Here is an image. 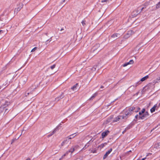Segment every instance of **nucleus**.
<instances>
[{
	"label": "nucleus",
	"mask_w": 160,
	"mask_h": 160,
	"mask_svg": "<svg viewBox=\"0 0 160 160\" xmlns=\"http://www.w3.org/2000/svg\"><path fill=\"white\" fill-rule=\"evenodd\" d=\"M65 0H63L62 1L63 2H65Z\"/></svg>",
	"instance_id": "6e6d98bb"
},
{
	"label": "nucleus",
	"mask_w": 160,
	"mask_h": 160,
	"mask_svg": "<svg viewBox=\"0 0 160 160\" xmlns=\"http://www.w3.org/2000/svg\"><path fill=\"white\" fill-rule=\"evenodd\" d=\"M85 22H86V21L84 20H83L82 21L81 23L83 26H84L85 25H86Z\"/></svg>",
	"instance_id": "c756f323"
},
{
	"label": "nucleus",
	"mask_w": 160,
	"mask_h": 160,
	"mask_svg": "<svg viewBox=\"0 0 160 160\" xmlns=\"http://www.w3.org/2000/svg\"><path fill=\"white\" fill-rule=\"evenodd\" d=\"M109 131H106L104 132H103L102 134V138H104L109 133Z\"/></svg>",
	"instance_id": "f8f14e48"
},
{
	"label": "nucleus",
	"mask_w": 160,
	"mask_h": 160,
	"mask_svg": "<svg viewBox=\"0 0 160 160\" xmlns=\"http://www.w3.org/2000/svg\"><path fill=\"white\" fill-rule=\"evenodd\" d=\"M159 4H160V2H159L158 4H157L156 5V8H158L159 7Z\"/></svg>",
	"instance_id": "72a5a7b5"
},
{
	"label": "nucleus",
	"mask_w": 160,
	"mask_h": 160,
	"mask_svg": "<svg viewBox=\"0 0 160 160\" xmlns=\"http://www.w3.org/2000/svg\"><path fill=\"white\" fill-rule=\"evenodd\" d=\"M135 86H134V85H132V86H131L129 88H135Z\"/></svg>",
	"instance_id": "de8ad7c7"
},
{
	"label": "nucleus",
	"mask_w": 160,
	"mask_h": 160,
	"mask_svg": "<svg viewBox=\"0 0 160 160\" xmlns=\"http://www.w3.org/2000/svg\"><path fill=\"white\" fill-rule=\"evenodd\" d=\"M149 78V76L148 75H147L145 77H144L142 78L141 80H140V81H140V82H143V81H145L147 79H148V78Z\"/></svg>",
	"instance_id": "a211bd4d"
},
{
	"label": "nucleus",
	"mask_w": 160,
	"mask_h": 160,
	"mask_svg": "<svg viewBox=\"0 0 160 160\" xmlns=\"http://www.w3.org/2000/svg\"><path fill=\"white\" fill-rule=\"evenodd\" d=\"M99 47L100 45L99 44H96L92 48L91 52L93 53L94 55L96 54L101 49Z\"/></svg>",
	"instance_id": "f257e3e1"
},
{
	"label": "nucleus",
	"mask_w": 160,
	"mask_h": 160,
	"mask_svg": "<svg viewBox=\"0 0 160 160\" xmlns=\"http://www.w3.org/2000/svg\"><path fill=\"white\" fill-rule=\"evenodd\" d=\"M133 63V60H130L129 62H126V63H125L124 64H123L122 65V66L123 67H126L128 65L130 64H132Z\"/></svg>",
	"instance_id": "ddd939ff"
},
{
	"label": "nucleus",
	"mask_w": 160,
	"mask_h": 160,
	"mask_svg": "<svg viewBox=\"0 0 160 160\" xmlns=\"http://www.w3.org/2000/svg\"><path fill=\"white\" fill-rule=\"evenodd\" d=\"M78 85V83H76L71 88V89L73 91L76 90L77 89V86Z\"/></svg>",
	"instance_id": "aec40b11"
},
{
	"label": "nucleus",
	"mask_w": 160,
	"mask_h": 160,
	"mask_svg": "<svg viewBox=\"0 0 160 160\" xmlns=\"http://www.w3.org/2000/svg\"><path fill=\"white\" fill-rule=\"evenodd\" d=\"M37 48L36 47H35L33 49H32L31 51V52H34V51H35V50H36Z\"/></svg>",
	"instance_id": "e433bc0d"
},
{
	"label": "nucleus",
	"mask_w": 160,
	"mask_h": 160,
	"mask_svg": "<svg viewBox=\"0 0 160 160\" xmlns=\"http://www.w3.org/2000/svg\"><path fill=\"white\" fill-rule=\"evenodd\" d=\"M139 116H142V113H141V111H140L139 112Z\"/></svg>",
	"instance_id": "79ce46f5"
},
{
	"label": "nucleus",
	"mask_w": 160,
	"mask_h": 160,
	"mask_svg": "<svg viewBox=\"0 0 160 160\" xmlns=\"http://www.w3.org/2000/svg\"><path fill=\"white\" fill-rule=\"evenodd\" d=\"M2 32H3V31L2 30H0V34H1V33Z\"/></svg>",
	"instance_id": "8fccbe9b"
},
{
	"label": "nucleus",
	"mask_w": 160,
	"mask_h": 160,
	"mask_svg": "<svg viewBox=\"0 0 160 160\" xmlns=\"http://www.w3.org/2000/svg\"><path fill=\"white\" fill-rule=\"evenodd\" d=\"M57 131V130H56V128L50 134H49V135H48V137H50L51 136H52L53 134H54V133L55 132H56V131Z\"/></svg>",
	"instance_id": "b1692460"
},
{
	"label": "nucleus",
	"mask_w": 160,
	"mask_h": 160,
	"mask_svg": "<svg viewBox=\"0 0 160 160\" xmlns=\"http://www.w3.org/2000/svg\"><path fill=\"white\" fill-rule=\"evenodd\" d=\"M75 134H76V133H73V134H72L71 135L69 136H68L66 138L67 139H68V141H69V140L70 139H72V138H74L75 137V136L76 135H75Z\"/></svg>",
	"instance_id": "4468645a"
},
{
	"label": "nucleus",
	"mask_w": 160,
	"mask_h": 160,
	"mask_svg": "<svg viewBox=\"0 0 160 160\" xmlns=\"http://www.w3.org/2000/svg\"><path fill=\"white\" fill-rule=\"evenodd\" d=\"M121 36V35L119 33H115L112 34L111 36V37L114 39H116L117 38L120 37Z\"/></svg>",
	"instance_id": "9d476101"
},
{
	"label": "nucleus",
	"mask_w": 160,
	"mask_h": 160,
	"mask_svg": "<svg viewBox=\"0 0 160 160\" xmlns=\"http://www.w3.org/2000/svg\"><path fill=\"white\" fill-rule=\"evenodd\" d=\"M158 105L157 104H155L154 106L151 109H150V111L151 112H152V113L153 112H154L156 109H157V108H158Z\"/></svg>",
	"instance_id": "9b49d317"
},
{
	"label": "nucleus",
	"mask_w": 160,
	"mask_h": 160,
	"mask_svg": "<svg viewBox=\"0 0 160 160\" xmlns=\"http://www.w3.org/2000/svg\"><path fill=\"white\" fill-rule=\"evenodd\" d=\"M146 158H142L141 160H145V159H146Z\"/></svg>",
	"instance_id": "864d4df0"
},
{
	"label": "nucleus",
	"mask_w": 160,
	"mask_h": 160,
	"mask_svg": "<svg viewBox=\"0 0 160 160\" xmlns=\"http://www.w3.org/2000/svg\"><path fill=\"white\" fill-rule=\"evenodd\" d=\"M97 95V92L95 93L90 98V100H92L93 98H94Z\"/></svg>",
	"instance_id": "393cba45"
},
{
	"label": "nucleus",
	"mask_w": 160,
	"mask_h": 160,
	"mask_svg": "<svg viewBox=\"0 0 160 160\" xmlns=\"http://www.w3.org/2000/svg\"><path fill=\"white\" fill-rule=\"evenodd\" d=\"M111 1V0H102L101 1L102 2H106L108 1Z\"/></svg>",
	"instance_id": "f704fd0d"
},
{
	"label": "nucleus",
	"mask_w": 160,
	"mask_h": 160,
	"mask_svg": "<svg viewBox=\"0 0 160 160\" xmlns=\"http://www.w3.org/2000/svg\"><path fill=\"white\" fill-rule=\"evenodd\" d=\"M69 152H70L69 150H68L64 154H65V156L68 155Z\"/></svg>",
	"instance_id": "a19ab883"
},
{
	"label": "nucleus",
	"mask_w": 160,
	"mask_h": 160,
	"mask_svg": "<svg viewBox=\"0 0 160 160\" xmlns=\"http://www.w3.org/2000/svg\"><path fill=\"white\" fill-rule=\"evenodd\" d=\"M65 156H65V154H64V155H63L62 156V157H61V158H60L59 159V160H61L64 157H65Z\"/></svg>",
	"instance_id": "58836bf2"
},
{
	"label": "nucleus",
	"mask_w": 160,
	"mask_h": 160,
	"mask_svg": "<svg viewBox=\"0 0 160 160\" xmlns=\"http://www.w3.org/2000/svg\"><path fill=\"white\" fill-rule=\"evenodd\" d=\"M89 151H91V152H92V153H96V150H91L90 149L89 150Z\"/></svg>",
	"instance_id": "c9c22d12"
},
{
	"label": "nucleus",
	"mask_w": 160,
	"mask_h": 160,
	"mask_svg": "<svg viewBox=\"0 0 160 160\" xmlns=\"http://www.w3.org/2000/svg\"><path fill=\"white\" fill-rule=\"evenodd\" d=\"M89 146V145H87V144H86L84 147L81 150V151H82L83 150H84L86 149Z\"/></svg>",
	"instance_id": "a878e982"
},
{
	"label": "nucleus",
	"mask_w": 160,
	"mask_h": 160,
	"mask_svg": "<svg viewBox=\"0 0 160 160\" xmlns=\"http://www.w3.org/2000/svg\"><path fill=\"white\" fill-rule=\"evenodd\" d=\"M131 34L130 33H129V32L128 33H127L126 35L125 36V38H128L129 37H130V36L131 35Z\"/></svg>",
	"instance_id": "bb28decb"
},
{
	"label": "nucleus",
	"mask_w": 160,
	"mask_h": 160,
	"mask_svg": "<svg viewBox=\"0 0 160 160\" xmlns=\"http://www.w3.org/2000/svg\"><path fill=\"white\" fill-rule=\"evenodd\" d=\"M158 148H160V142L158 143Z\"/></svg>",
	"instance_id": "a18cd8bd"
},
{
	"label": "nucleus",
	"mask_w": 160,
	"mask_h": 160,
	"mask_svg": "<svg viewBox=\"0 0 160 160\" xmlns=\"http://www.w3.org/2000/svg\"><path fill=\"white\" fill-rule=\"evenodd\" d=\"M34 89H35V88H29L28 90L27 91L25 92L26 96H27L29 94H31V92H32L33 90H34Z\"/></svg>",
	"instance_id": "0eeeda50"
},
{
	"label": "nucleus",
	"mask_w": 160,
	"mask_h": 160,
	"mask_svg": "<svg viewBox=\"0 0 160 160\" xmlns=\"http://www.w3.org/2000/svg\"><path fill=\"white\" fill-rule=\"evenodd\" d=\"M107 144V143H105L104 144H102V148H103L105 145H106Z\"/></svg>",
	"instance_id": "09e8293b"
},
{
	"label": "nucleus",
	"mask_w": 160,
	"mask_h": 160,
	"mask_svg": "<svg viewBox=\"0 0 160 160\" xmlns=\"http://www.w3.org/2000/svg\"><path fill=\"white\" fill-rule=\"evenodd\" d=\"M63 30V28H62L61 29V31H62V30Z\"/></svg>",
	"instance_id": "5fc2aeb1"
},
{
	"label": "nucleus",
	"mask_w": 160,
	"mask_h": 160,
	"mask_svg": "<svg viewBox=\"0 0 160 160\" xmlns=\"http://www.w3.org/2000/svg\"><path fill=\"white\" fill-rule=\"evenodd\" d=\"M5 87H3L2 86H0V89L2 88V90H3L5 88Z\"/></svg>",
	"instance_id": "37998d69"
},
{
	"label": "nucleus",
	"mask_w": 160,
	"mask_h": 160,
	"mask_svg": "<svg viewBox=\"0 0 160 160\" xmlns=\"http://www.w3.org/2000/svg\"><path fill=\"white\" fill-rule=\"evenodd\" d=\"M126 117H123L122 116H117V117L115 118L113 120V122H117L118 121H119L120 120H122L123 119H124L126 118Z\"/></svg>",
	"instance_id": "20e7f679"
},
{
	"label": "nucleus",
	"mask_w": 160,
	"mask_h": 160,
	"mask_svg": "<svg viewBox=\"0 0 160 160\" xmlns=\"http://www.w3.org/2000/svg\"><path fill=\"white\" fill-rule=\"evenodd\" d=\"M10 104V102H6V104L3 105L2 107H0V113H1L3 112L4 110V108L6 107L7 106H8Z\"/></svg>",
	"instance_id": "39448f33"
},
{
	"label": "nucleus",
	"mask_w": 160,
	"mask_h": 160,
	"mask_svg": "<svg viewBox=\"0 0 160 160\" xmlns=\"http://www.w3.org/2000/svg\"><path fill=\"white\" fill-rule=\"evenodd\" d=\"M146 8L145 7H143L142 8V9H141V11H139V10H136L134 11L133 12V13H134L135 12H136L137 13V14H134V15L135 16H136L137 15L139 14L143 10V9L144 8Z\"/></svg>",
	"instance_id": "2eb2a0df"
},
{
	"label": "nucleus",
	"mask_w": 160,
	"mask_h": 160,
	"mask_svg": "<svg viewBox=\"0 0 160 160\" xmlns=\"http://www.w3.org/2000/svg\"><path fill=\"white\" fill-rule=\"evenodd\" d=\"M157 80L156 82H160V77L157 79Z\"/></svg>",
	"instance_id": "4c0bfd02"
},
{
	"label": "nucleus",
	"mask_w": 160,
	"mask_h": 160,
	"mask_svg": "<svg viewBox=\"0 0 160 160\" xmlns=\"http://www.w3.org/2000/svg\"><path fill=\"white\" fill-rule=\"evenodd\" d=\"M141 112V113H142V114L146 112L145 109V108H143Z\"/></svg>",
	"instance_id": "473e14b6"
},
{
	"label": "nucleus",
	"mask_w": 160,
	"mask_h": 160,
	"mask_svg": "<svg viewBox=\"0 0 160 160\" xmlns=\"http://www.w3.org/2000/svg\"><path fill=\"white\" fill-rule=\"evenodd\" d=\"M49 69V68H48L47 69V71H48V69Z\"/></svg>",
	"instance_id": "4d7b16f0"
},
{
	"label": "nucleus",
	"mask_w": 160,
	"mask_h": 160,
	"mask_svg": "<svg viewBox=\"0 0 160 160\" xmlns=\"http://www.w3.org/2000/svg\"><path fill=\"white\" fill-rule=\"evenodd\" d=\"M149 114L148 112L146 111L144 113L142 114V116H139V120L147 119L149 118Z\"/></svg>",
	"instance_id": "7ed1b4c3"
},
{
	"label": "nucleus",
	"mask_w": 160,
	"mask_h": 160,
	"mask_svg": "<svg viewBox=\"0 0 160 160\" xmlns=\"http://www.w3.org/2000/svg\"><path fill=\"white\" fill-rule=\"evenodd\" d=\"M55 66H56V65L55 64H54L52 66H51L50 67V68L52 69H54L55 67Z\"/></svg>",
	"instance_id": "2f4dec72"
},
{
	"label": "nucleus",
	"mask_w": 160,
	"mask_h": 160,
	"mask_svg": "<svg viewBox=\"0 0 160 160\" xmlns=\"http://www.w3.org/2000/svg\"><path fill=\"white\" fill-rule=\"evenodd\" d=\"M2 82H3L2 81L1 82L2 84L1 86L3 87H4V86H5L8 84V81H7V80L5 82H3V83Z\"/></svg>",
	"instance_id": "5701e85b"
},
{
	"label": "nucleus",
	"mask_w": 160,
	"mask_h": 160,
	"mask_svg": "<svg viewBox=\"0 0 160 160\" xmlns=\"http://www.w3.org/2000/svg\"><path fill=\"white\" fill-rule=\"evenodd\" d=\"M141 83V82H140V81H139L138 82H137L136 83H135V85H134V86L135 87H136L138 85H139Z\"/></svg>",
	"instance_id": "c85d7f7f"
},
{
	"label": "nucleus",
	"mask_w": 160,
	"mask_h": 160,
	"mask_svg": "<svg viewBox=\"0 0 160 160\" xmlns=\"http://www.w3.org/2000/svg\"><path fill=\"white\" fill-rule=\"evenodd\" d=\"M9 109L8 108H6L5 109V112H8L9 111Z\"/></svg>",
	"instance_id": "ea45409f"
},
{
	"label": "nucleus",
	"mask_w": 160,
	"mask_h": 160,
	"mask_svg": "<svg viewBox=\"0 0 160 160\" xmlns=\"http://www.w3.org/2000/svg\"><path fill=\"white\" fill-rule=\"evenodd\" d=\"M135 109L134 107H131L127 110L125 112V115L122 116L123 117H126V118L124 119H127L128 117V116H130L133 113V110Z\"/></svg>",
	"instance_id": "f03ea898"
},
{
	"label": "nucleus",
	"mask_w": 160,
	"mask_h": 160,
	"mask_svg": "<svg viewBox=\"0 0 160 160\" xmlns=\"http://www.w3.org/2000/svg\"><path fill=\"white\" fill-rule=\"evenodd\" d=\"M19 5V7L15 9L14 10V12H16L17 13L23 7V5L22 3L20 4Z\"/></svg>",
	"instance_id": "1a4fd4ad"
},
{
	"label": "nucleus",
	"mask_w": 160,
	"mask_h": 160,
	"mask_svg": "<svg viewBox=\"0 0 160 160\" xmlns=\"http://www.w3.org/2000/svg\"><path fill=\"white\" fill-rule=\"evenodd\" d=\"M64 97V96L63 93H62L59 96L56 98H55V100L58 101L60 99L63 98Z\"/></svg>",
	"instance_id": "dca6fc26"
},
{
	"label": "nucleus",
	"mask_w": 160,
	"mask_h": 160,
	"mask_svg": "<svg viewBox=\"0 0 160 160\" xmlns=\"http://www.w3.org/2000/svg\"><path fill=\"white\" fill-rule=\"evenodd\" d=\"M104 88V87H103V86H101L100 88Z\"/></svg>",
	"instance_id": "603ef678"
},
{
	"label": "nucleus",
	"mask_w": 160,
	"mask_h": 160,
	"mask_svg": "<svg viewBox=\"0 0 160 160\" xmlns=\"http://www.w3.org/2000/svg\"><path fill=\"white\" fill-rule=\"evenodd\" d=\"M68 140L67 139V138L64 140L62 142V143L61 144V146H64L65 144H67L68 142Z\"/></svg>",
	"instance_id": "f3484780"
},
{
	"label": "nucleus",
	"mask_w": 160,
	"mask_h": 160,
	"mask_svg": "<svg viewBox=\"0 0 160 160\" xmlns=\"http://www.w3.org/2000/svg\"><path fill=\"white\" fill-rule=\"evenodd\" d=\"M27 80V78L26 77H22L20 79V83L22 84H24Z\"/></svg>",
	"instance_id": "423d86ee"
},
{
	"label": "nucleus",
	"mask_w": 160,
	"mask_h": 160,
	"mask_svg": "<svg viewBox=\"0 0 160 160\" xmlns=\"http://www.w3.org/2000/svg\"><path fill=\"white\" fill-rule=\"evenodd\" d=\"M74 147V148H76V149L78 148V147H79V146L78 145H77L75 146H73Z\"/></svg>",
	"instance_id": "c03bdc74"
},
{
	"label": "nucleus",
	"mask_w": 160,
	"mask_h": 160,
	"mask_svg": "<svg viewBox=\"0 0 160 160\" xmlns=\"http://www.w3.org/2000/svg\"><path fill=\"white\" fill-rule=\"evenodd\" d=\"M26 160H31V159L29 158H28Z\"/></svg>",
	"instance_id": "3c124183"
},
{
	"label": "nucleus",
	"mask_w": 160,
	"mask_h": 160,
	"mask_svg": "<svg viewBox=\"0 0 160 160\" xmlns=\"http://www.w3.org/2000/svg\"><path fill=\"white\" fill-rule=\"evenodd\" d=\"M75 150V149L74 148V147L72 146L70 149V150H69L70 151V152H71V153H72Z\"/></svg>",
	"instance_id": "4be33fe9"
},
{
	"label": "nucleus",
	"mask_w": 160,
	"mask_h": 160,
	"mask_svg": "<svg viewBox=\"0 0 160 160\" xmlns=\"http://www.w3.org/2000/svg\"><path fill=\"white\" fill-rule=\"evenodd\" d=\"M97 67V66H94L92 68V71H95L96 70V68Z\"/></svg>",
	"instance_id": "7c9ffc66"
},
{
	"label": "nucleus",
	"mask_w": 160,
	"mask_h": 160,
	"mask_svg": "<svg viewBox=\"0 0 160 160\" xmlns=\"http://www.w3.org/2000/svg\"><path fill=\"white\" fill-rule=\"evenodd\" d=\"M135 109L133 110V112H138L140 110V108L138 107H134Z\"/></svg>",
	"instance_id": "6ab92c4d"
},
{
	"label": "nucleus",
	"mask_w": 160,
	"mask_h": 160,
	"mask_svg": "<svg viewBox=\"0 0 160 160\" xmlns=\"http://www.w3.org/2000/svg\"><path fill=\"white\" fill-rule=\"evenodd\" d=\"M131 128V126L129 125L128 127H127L124 129V130L123 131L122 133H124L127 130L130 129Z\"/></svg>",
	"instance_id": "412c9836"
},
{
	"label": "nucleus",
	"mask_w": 160,
	"mask_h": 160,
	"mask_svg": "<svg viewBox=\"0 0 160 160\" xmlns=\"http://www.w3.org/2000/svg\"><path fill=\"white\" fill-rule=\"evenodd\" d=\"M139 119V116L138 114L136 115L135 116V119H134V121H138V119Z\"/></svg>",
	"instance_id": "cd10ccee"
},
{
	"label": "nucleus",
	"mask_w": 160,
	"mask_h": 160,
	"mask_svg": "<svg viewBox=\"0 0 160 160\" xmlns=\"http://www.w3.org/2000/svg\"><path fill=\"white\" fill-rule=\"evenodd\" d=\"M112 148H110L109 149V150L107 151L106 153L104 154L103 157V159H105L107 156L110 153V152L112 151Z\"/></svg>",
	"instance_id": "6e6552de"
},
{
	"label": "nucleus",
	"mask_w": 160,
	"mask_h": 160,
	"mask_svg": "<svg viewBox=\"0 0 160 160\" xmlns=\"http://www.w3.org/2000/svg\"><path fill=\"white\" fill-rule=\"evenodd\" d=\"M51 39L50 40H49H49H48L47 41H46V44H47L48 43V41H49V42L50 41H51Z\"/></svg>",
	"instance_id": "49530a36"
}]
</instances>
